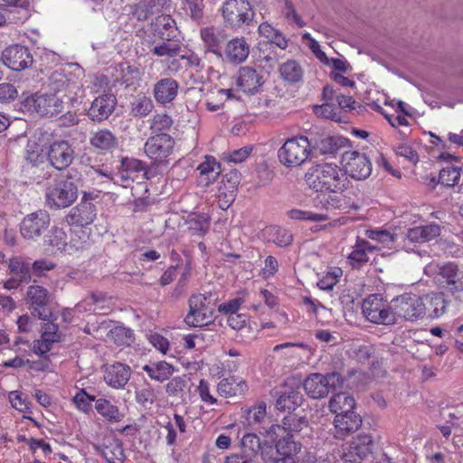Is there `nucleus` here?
<instances>
[{"mask_svg": "<svg viewBox=\"0 0 463 463\" xmlns=\"http://www.w3.org/2000/svg\"><path fill=\"white\" fill-rule=\"evenodd\" d=\"M96 453L100 454L108 463H124L123 444L118 439H108L103 444L92 445Z\"/></svg>", "mask_w": 463, "mask_h": 463, "instance_id": "26", "label": "nucleus"}, {"mask_svg": "<svg viewBox=\"0 0 463 463\" xmlns=\"http://www.w3.org/2000/svg\"><path fill=\"white\" fill-rule=\"evenodd\" d=\"M25 165L26 166H39L44 163V156L37 149L36 144H28L24 155Z\"/></svg>", "mask_w": 463, "mask_h": 463, "instance_id": "59", "label": "nucleus"}, {"mask_svg": "<svg viewBox=\"0 0 463 463\" xmlns=\"http://www.w3.org/2000/svg\"><path fill=\"white\" fill-rule=\"evenodd\" d=\"M344 377L338 372L326 374L313 373L308 374L303 382V388L308 397L321 399L328 395L330 392L342 388Z\"/></svg>", "mask_w": 463, "mask_h": 463, "instance_id": "6", "label": "nucleus"}, {"mask_svg": "<svg viewBox=\"0 0 463 463\" xmlns=\"http://www.w3.org/2000/svg\"><path fill=\"white\" fill-rule=\"evenodd\" d=\"M130 375L129 366L117 363L106 369L104 380L113 388H122L128 383Z\"/></svg>", "mask_w": 463, "mask_h": 463, "instance_id": "30", "label": "nucleus"}, {"mask_svg": "<svg viewBox=\"0 0 463 463\" xmlns=\"http://www.w3.org/2000/svg\"><path fill=\"white\" fill-rule=\"evenodd\" d=\"M8 269L12 274L20 279L24 284L32 281V263L22 256L13 257L9 260Z\"/></svg>", "mask_w": 463, "mask_h": 463, "instance_id": "38", "label": "nucleus"}, {"mask_svg": "<svg viewBox=\"0 0 463 463\" xmlns=\"http://www.w3.org/2000/svg\"><path fill=\"white\" fill-rule=\"evenodd\" d=\"M345 173L356 180L366 179L372 173V163L364 153L345 151L342 156Z\"/></svg>", "mask_w": 463, "mask_h": 463, "instance_id": "13", "label": "nucleus"}, {"mask_svg": "<svg viewBox=\"0 0 463 463\" xmlns=\"http://www.w3.org/2000/svg\"><path fill=\"white\" fill-rule=\"evenodd\" d=\"M282 423L283 425H271L266 431L267 434L278 438L284 433L298 432L303 429V426L307 425V421L304 418H297L296 416L285 417Z\"/></svg>", "mask_w": 463, "mask_h": 463, "instance_id": "33", "label": "nucleus"}, {"mask_svg": "<svg viewBox=\"0 0 463 463\" xmlns=\"http://www.w3.org/2000/svg\"><path fill=\"white\" fill-rule=\"evenodd\" d=\"M156 400V394L154 389L149 385L136 391V401L144 407L152 405Z\"/></svg>", "mask_w": 463, "mask_h": 463, "instance_id": "60", "label": "nucleus"}, {"mask_svg": "<svg viewBox=\"0 0 463 463\" xmlns=\"http://www.w3.org/2000/svg\"><path fill=\"white\" fill-rule=\"evenodd\" d=\"M24 107L43 117H52L62 111L63 99L52 93H35L25 99Z\"/></svg>", "mask_w": 463, "mask_h": 463, "instance_id": "12", "label": "nucleus"}, {"mask_svg": "<svg viewBox=\"0 0 463 463\" xmlns=\"http://www.w3.org/2000/svg\"><path fill=\"white\" fill-rule=\"evenodd\" d=\"M162 42L155 45L151 52L158 57L167 56L169 58L175 57L180 53L181 46L174 40H161Z\"/></svg>", "mask_w": 463, "mask_h": 463, "instance_id": "47", "label": "nucleus"}, {"mask_svg": "<svg viewBox=\"0 0 463 463\" xmlns=\"http://www.w3.org/2000/svg\"><path fill=\"white\" fill-rule=\"evenodd\" d=\"M306 184L316 192L341 193L347 185V178L337 165L319 164L312 166L305 175Z\"/></svg>", "mask_w": 463, "mask_h": 463, "instance_id": "1", "label": "nucleus"}, {"mask_svg": "<svg viewBox=\"0 0 463 463\" xmlns=\"http://www.w3.org/2000/svg\"><path fill=\"white\" fill-rule=\"evenodd\" d=\"M262 442L260 438L254 433H246L241 439V446L242 449V454L245 457L253 459L258 456V451Z\"/></svg>", "mask_w": 463, "mask_h": 463, "instance_id": "46", "label": "nucleus"}, {"mask_svg": "<svg viewBox=\"0 0 463 463\" xmlns=\"http://www.w3.org/2000/svg\"><path fill=\"white\" fill-rule=\"evenodd\" d=\"M174 146V138L168 134L161 133L146 140L145 152L155 163L161 164L172 154Z\"/></svg>", "mask_w": 463, "mask_h": 463, "instance_id": "14", "label": "nucleus"}, {"mask_svg": "<svg viewBox=\"0 0 463 463\" xmlns=\"http://www.w3.org/2000/svg\"><path fill=\"white\" fill-rule=\"evenodd\" d=\"M55 317H52L50 320H45L42 328L41 339L33 342V350L36 354H46L52 347L54 343H59L61 340L59 334V326L54 323Z\"/></svg>", "mask_w": 463, "mask_h": 463, "instance_id": "18", "label": "nucleus"}, {"mask_svg": "<svg viewBox=\"0 0 463 463\" xmlns=\"http://www.w3.org/2000/svg\"><path fill=\"white\" fill-rule=\"evenodd\" d=\"M44 245L62 250L67 245L65 232L58 227H52L43 238Z\"/></svg>", "mask_w": 463, "mask_h": 463, "instance_id": "49", "label": "nucleus"}, {"mask_svg": "<svg viewBox=\"0 0 463 463\" xmlns=\"http://www.w3.org/2000/svg\"><path fill=\"white\" fill-rule=\"evenodd\" d=\"M309 139L312 141L311 148L322 155H335L339 149L349 146V140L341 136L321 135Z\"/></svg>", "mask_w": 463, "mask_h": 463, "instance_id": "24", "label": "nucleus"}, {"mask_svg": "<svg viewBox=\"0 0 463 463\" xmlns=\"http://www.w3.org/2000/svg\"><path fill=\"white\" fill-rule=\"evenodd\" d=\"M272 397H277L276 408L280 411H291L299 407L304 397L299 387H285V391L281 392L277 389L270 391Z\"/></svg>", "mask_w": 463, "mask_h": 463, "instance_id": "23", "label": "nucleus"}, {"mask_svg": "<svg viewBox=\"0 0 463 463\" xmlns=\"http://www.w3.org/2000/svg\"><path fill=\"white\" fill-rule=\"evenodd\" d=\"M149 377L157 382L168 380L174 373V366L165 361L154 362L143 366Z\"/></svg>", "mask_w": 463, "mask_h": 463, "instance_id": "41", "label": "nucleus"}, {"mask_svg": "<svg viewBox=\"0 0 463 463\" xmlns=\"http://www.w3.org/2000/svg\"><path fill=\"white\" fill-rule=\"evenodd\" d=\"M142 75L143 72L138 66L120 64L118 81L126 87L134 86L141 80Z\"/></svg>", "mask_w": 463, "mask_h": 463, "instance_id": "44", "label": "nucleus"}, {"mask_svg": "<svg viewBox=\"0 0 463 463\" xmlns=\"http://www.w3.org/2000/svg\"><path fill=\"white\" fill-rule=\"evenodd\" d=\"M281 78L291 84L302 81L304 71L301 65L295 60H288L279 68Z\"/></svg>", "mask_w": 463, "mask_h": 463, "instance_id": "42", "label": "nucleus"}, {"mask_svg": "<svg viewBox=\"0 0 463 463\" xmlns=\"http://www.w3.org/2000/svg\"><path fill=\"white\" fill-rule=\"evenodd\" d=\"M392 300L387 302L380 294L367 297L362 304V311L366 319L374 324L384 326L394 325Z\"/></svg>", "mask_w": 463, "mask_h": 463, "instance_id": "10", "label": "nucleus"}, {"mask_svg": "<svg viewBox=\"0 0 463 463\" xmlns=\"http://www.w3.org/2000/svg\"><path fill=\"white\" fill-rule=\"evenodd\" d=\"M186 223L194 234L203 235L209 230L210 219L205 214L194 213L189 214Z\"/></svg>", "mask_w": 463, "mask_h": 463, "instance_id": "48", "label": "nucleus"}, {"mask_svg": "<svg viewBox=\"0 0 463 463\" xmlns=\"http://www.w3.org/2000/svg\"><path fill=\"white\" fill-rule=\"evenodd\" d=\"M269 437L275 444L278 455L281 458H292L300 449V445L293 439L290 433L281 434L278 438L275 436Z\"/></svg>", "mask_w": 463, "mask_h": 463, "instance_id": "36", "label": "nucleus"}, {"mask_svg": "<svg viewBox=\"0 0 463 463\" xmlns=\"http://www.w3.org/2000/svg\"><path fill=\"white\" fill-rule=\"evenodd\" d=\"M96 206L89 200H82L65 217L69 225L83 227L93 222L96 218Z\"/></svg>", "mask_w": 463, "mask_h": 463, "instance_id": "21", "label": "nucleus"}, {"mask_svg": "<svg viewBox=\"0 0 463 463\" xmlns=\"http://www.w3.org/2000/svg\"><path fill=\"white\" fill-rule=\"evenodd\" d=\"M3 62L13 71H23L33 63V55L25 46L14 44L2 52Z\"/></svg>", "mask_w": 463, "mask_h": 463, "instance_id": "17", "label": "nucleus"}, {"mask_svg": "<svg viewBox=\"0 0 463 463\" xmlns=\"http://www.w3.org/2000/svg\"><path fill=\"white\" fill-rule=\"evenodd\" d=\"M225 57L232 64L238 65L246 61L250 54V45L243 37L230 40L225 47Z\"/></svg>", "mask_w": 463, "mask_h": 463, "instance_id": "27", "label": "nucleus"}, {"mask_svg": "<svg viewBox=\"0 0 463 463\" xmlns=\"http://www.w3.org/2000/svg\"><path fill=\"white\" fill-rule=\"evenodd\" d=\"M272 443H273L272 441L271 442L263 441L260 448V451H258V455H260L261 459L266 463L267 462L275 463L276 460H279L280 458H278L279 455L277 453L276 447H275V445L273 446Z\"/></svg>", "mask_w": 463, "mask_h": 463, "instance_id": "62", "label": "nucleus"}, {"mask_svg": "<svg viewBox=\"0 0 463 463\" xmlns=\"http://www.w3.org/2000/svg\"><path fill=\"white\" fill-rule=\"evenodd\" d=\"M354 450H358L365 458L372 451L373 439L368 434H359L348 444Z\"/></svg>", "mask_w": 463, "mask_h": 463, "instance_id": "54", "label": "nucleus"}, {"mask_svg": "<svg viewBox=\"0 0 463 463\" xmlns=\"http://www.w3.org/2000/svg\"><path fill=\"white\" fill-rule=\"evenodd\" d=\"M95 409L97 411L112 422L120 420L121 415L117 406L111 404L108 400L99 399L96 401Z\"/></svg>", "mask_w": 463, "mask_h": 463, "instance_id": "50", "label": "nucleus"}, {"mask_svg": "<svg viewBox=\"0 0 463 463\" xmlns=\"http://www.w3.org/2000/svg\"><path fill=\"white\" fill-rule=\"evenodd\" d=\"M211 298L212 293L193 294L189 298V311L184 317L186 325L202 327L213 321V307L210 306Z\"/></svg>", "mask_w": 463, "mask_h": 463, "instance_id": "8", "label": "nucleus"}, {"mask_svg": "<svg viewBox=\"0 0 463 463\" xmlns=\"http://www.w3.org/2000/svg\"><path fill=\"white\" fill-rule=\"evenodd\" d=\"M342 274L343 271L340 268H332L321 279H319L317 287L322 290H332L334 286L338 282Z\"/></svg>", "mask_w": 463, "mask_h": 463, "instance_id": "56", "label": "nucleus"}, {"mask_svg": "<svg viewBox=\"0 0 463 463\" xmlns=\"http://www.w3.org/2000/svg\"><path fill=\"white\" fill-rule=\"evenodd\" d=\"M460 167L448 166L439 171L438 183L448 187L456 185L460 178Z\"/></svg>", "mask_w": 463, "mask_h": 463, "instance_id": "51", "label": "nucleus"}, {"mask_svg": "<svg viewBox=\"0 0 463 463\" xmlns=\"http://www.w3.org/2000/svg\"><path fill=\"white\" fill-rule=\"evenodd\" d=\"M155 34L160 40H174L177 36V27L175 21L166 14L156 17L153 24Z\"/></svg>", "mask_w": 463, "mask_h": 463, "instance_id": "34", "label": "nucleus"}, {"mask_svg": "<svg viewBox=\"0 0 463 463\" xmlns=\"http://www.w3.org/2000/svg\"><path fill=\"white\" fill-rule=\"evenodd\" d=\"M265 232L269 236V240L279 247L289 246L293 241L292 233L281 227L270 226L266 229Z\"/></svg>", "mask_w": 463, "mask_h": 463, "instance_id": "45", "label": "nucleus"}, {"mask_svg": "<svg viewBox=\"0 0 463 463\" xmlns=\"http://www.w3.org/2000/svg\"><path fill=\"white\" fill-rule=\"evenodd\" d=\"M366 236L368 239L376 241L385 247L392 248L397 235L391 233L386 230H367Z\"/></svg>", "mask_w": 463, "mask_h": 463, "instance_id": "57", "label": "nucleus"}, {"mask_svg": "<svg viewBox=\"0 0 463 463\" xmlns=\"http://www.w3.org/2000/svg\"><path fill=\"white\" fill-rule=\"evenodd\" d=\"M109 336L118 345H130L134 341L132 330L124 326H116L111 329Z\"/></svg>", "mask_w": 463, "mask_h": 463, "instance_id": "53", "label": "nucleus"}, {"mask_svg": "<svg viewBox=\"0 0 463 463\" xmlns=\"http://www.w3.org/2000/svg\"><path fill=\"white\" fill-rule=\"evenodd\" d=\"M392 307L395 324L399 318L411 322L417 321L423 318L427 313L423 298L411 293H405L392 298Z\"/></svg>", "mask_w": 463, "mask_h": 463, "instance_id": "7", "label": "nucleus"}, {"mask_svg": "<svg viewBox=\"0 0 463 463\" xmlns=\"http://www.w3.org/2000/svg\"><path fill=\"white\" fill-rule=\"evenodd\" d=\"M434 281L438 288L456 300L463 293V269L454 262L449 261L437 266Z\"/></svg>", "mask_w": 463, "mask_h": 463, "instance_id": "5", "label": "nucleus"}, {"mask_svg": "<svg viewBox=\"0 0 463 463\" xmlns=\"http://www.w3.org/2000/svg\"><path fill=\"white\" fill-rule=\"evenodd\" d=\"M227 27L241 30L253 24L255 12L248 0H225L221 8Z\"/></svg>", "mask_w": 463, "mask_h": 463, "instance_id": "3", "label": "nucleus"}, {"mask_svg": "<svg viewBox=\"0 0 463 463\" xmlns=\"http://www.w3.org/2000/svg\"><path fill=\"white\" fill-rule=\"evenodd\" d=\"M439 225L436 223H430L409 229L406 236L411 242L423 243L439 237Z\"/></svg>", "mask_w": 463, "mask_h": 463, "instance_id": "32", "label": "nucleus"}, {"mask_svg": "<svg viewBox=\"0 0 463 463\" xmlns=\"http://www.w3.org/2000/svg\"><path fill=\"white\" fill-rule=\"evenodd\" d=\"M263 83V76L259 73L255 68L245 66L239 70L237 85L241 87L244 92L255 94L260 91V88Z\"/></svg>", "mask_w": 463, "mask_h": 463, "instance_id": "25", "label": "nucleus"}, {"mask_svg": "<svg viewBox=\"0 0 463 463\" xmlns=\"http://www.w3.org/2000/svg\"><path fill=\"white\" fill-rule=\"evenodd\" d=\"M116 105L117 99L113 94L100 95L92 101L87 115L92 121H104L115 110Z\"/></svg>", "mask_w": 463, "mask_h": 463, "instance_id": "22", "label": "nucleus"}, {"mask_svg": "<svg viewBox=\"0 0 463 463\" xmlns=\"http://www.w3.org/2000/svg\"><path fill=\"white\" fill-rule=\"evenodd\" d=\"M90 144L98 150L109 151L118 146L117 137L109 129L91 133Z\"/></svg>", "mask_w": 463, "mask_h": 463, "instance_id": "37", "label": "nucleus"}, {"mask_svg": "<svg viewBox=\"0 0 463 463\" xmlns=\"http://www.w3.org/2000/svg\"><path fill=\"white\" fill-rule=\"evenodd\" d=\"M178 82L173 78L159 80L154 86V97L158 103L165 104L173 101L177 96Z\"/></svg>", "mask_w": 463, "mask_h": 463, "instance_id": "28", "label": "nucleus"}, {"mask_svg": "<svg viewBox=\"0 0 463 463\" xmlns=\"http://www.w3.org/2000/svg\"><path fill=\"white\" fill-rule=\"evenodd\" d=\"M312 141L299 136L288 138L278 150V158L286 167H297L303 165L310 156Z\"/></svg>", "mask_w": 463, "mask_h": 463, "instance_id": "4", "label": "nucleus"}, {"mask_svg": "<svg viewBox=\"0 0 463 463\" xmlns=\"http://www.w3.org/2000/svg\"><path fill=\"white\" fill-rule=\"evenodd\" d=\"M139 175L142 178L149 177V171H146V164L136 158L125 157L121 160V165L117 177L122 182L121 185L128 187V182L138 179Z\"/></svg>", "mask_w": 463, "mask_h": 463, "instance_id": "20", "label": "nucleus"}, {"mask_svg": "<svg viewBox=\"0 0 463 463\" xmlns=\"http://www.w3.org/2000/svg\"><path fill=\"white\" fill-rule=\"evenodd\" d=\"M45 156L53 168L63 171L72 164L75 158V149L68 140H54L46 147Z\"/></svg>", "mask_w": 463, "mask_h": 463, "instance_id": "11", "label": "nucleus"}, {"mask_svg": "<svg viewBox=\"0 0 463 463\" xmlns=\"http://www.w3.org/2000/svg\"><path fill=\"white\" fill-rule=\"evenodd\" d=\"M188 379L185 375L174 377L165 386V392L169 396L181 398L184 394Z\"/></svg>", "mask_w": 463, "mask_h": 463, "instance_id": "55", "label": "nucleus"}, {"mask_svg": "<svg viewBox=\"0 0 463 463\" xmlns=\"http://www.w3.org/2000/svg\"><path fill=\"white\" fill-rule=\"evenodd\" d=\"M362 423V417L354 411L335 415L334 419V437L337 439H345L358 430Z\"/></svg>", "mask_w": 463, "mask_h": 463, "instance_id": "19", "label": "nucleus"}, {"mask_svg": "<svg viewBox=\"0 0 463 463\" xmlns=\"http://www.w3.org/2000/svg\"><path fill=\"white\" fill-rule=\"evenodd\" d=\"M201 38L207 50L215 55L222 57L221 43L224 40L220 33H216L213 27H205L201 30Z\"/></svg>", "mask_w": 463, "mask_h": 463, "instance_id": "43", "label": "nucleus"}, {"mask_svg": "<svg viewBox=\"0 0 463 463\" xmlns=\"http://www.w3.org/2000/svg\"><path fill=\"white\" fill-rule=\"evenodd\" d=\"M51 218L47 212L37 211L23 219L20 232L26 240H36L48 230Z\"/></svg>", "mask_w": 463, "mask_h": 463, "instance_id": "15", "label": "nucleus"}, {"mask_svg": "<svg viewBox=\"0 0 463 463\" xmlns=\"http://www.w3.org/2000/svg\"><path fill=\"white\" fill-rule=\"evenodd\" d=\"M266 417V403L260 402L246 411V420L249 425L258 424Z\"/></svg>", "mask_w": 463, "mask_h": 463, "instance_id": "58", "label": "nucleus"}, {"mask_svg": "<svg viewBox=\"0 0 463 463\" xmlns=\"http://www.w3.org/2000/svg\"><path fill=\"white\" fill-rule=\"evenodd\" d=\"M48 88L52 94L58 96L59 93H63L62 99L66 97L72 99L81 89V84L71 78V73L68 75L64 71H55L49 77Z\"/></svg>", "mask_w": 463, "mask_h": 463, "instance_id": "16", "label": "nucleus"}, {"mask_svg": "<svg viewBox=\"0 0 463 463\" xmlns=\"http://www.w3.org/2000/svg\"><path fill=\"white\" fill-rule=\"evenodd\" d=\"M153 109L154 104L152 99L146 96L137 97L131 103V114L134 117H146Z\"/></svg>", "mask_w": 463, "mask_h": 463, "instance_id": "52", "label": "nucleus"}, {"mask_svg": "<svg viewBox=\"0 0 463 463\" xmlns=\"http://www.w3.org/2000/svg\"><path fill=\"white\" fill-rule=\"evenodd\" d=\"M227 323L231 328L237 331V337L242 342H248L254 338L253 328L250 324L247 314H233L228 317Z\"/></svg>", "mask_w": 463, "mask_h": 463, "instance_id": "31", "label": "nucleus"}, {"mask_svg": "<svg viewBox=\"0 0 463 463\" xmlns=\"http://www.w3.org/2000/svg\"><path fill=\"white\" fill-rule=\"evenodd\" d=\"M199 171L198 184L202 186H209L221 175V164L213 156H207L205 160L197 166Z\"/></svg>", "mask_w": 463, "mask_h": 463, "instance_id": "29", "label": "nucleus"}, {"mask_svg": "<svg viewBox=\"0 0 463 463\" xmlns=\"http://www.w3.org/2000/svg\"><path fill=\"white\" fill-rule=\"evenodd\" d=\"M446 294L442 290L438 293H433L423 298L427 307V312L431 318L441 317L447 310L449 300L446 298Z\"/></svg>", "mask_w": 463, "mask_h": 463, "instance_id": "35", "label": "nucleus"}, {"mask_svg": "<svg viewBox=\"0 0 463 463\" xmlns=\"http://www.w3.org/2000/svg\"><path fill=\"white\" fill-rule=\"evenodd\" d=\"M288 215L290 219L293 220H307L312 222H323L327 219L324 214L313 213L308 211H301L297 209L289 211Z\"/></svg>", "mask_w": 463, "mask_h": 463, "instance_id": "63", "label": "nucleus"}, {"mask_svg": "<svg viewBox=\"0 0 463 463\" xmlns=\"http://www.w3.org/2000/svg\"><path fill=\"white\" fill-rule=\"evenodd\" d=\"M329 411L335 415L354 411L355 401L347 392L335 393L328 402Z\"/></svg>", "mask_w": 463, "mask_h": 463, "instance_id": "40", "label": "nucleus"}, {"mask_svg": "<svg viewBox=\"0 0 463 463\" xmlns=\"http://www.w3.org/2000/svg\"><path fill=\"white\" fill-rule=\"evenodd\" d=\"M169 0H141L136 5L134 14L138 21H144L168 5Z\"/></svg>", "mask_w": 463, "mask_h": 463, "instance_id": "39", "label": "nucleus"}, {"mask_svg": "<svg viewBox=\"0 0 463 463\" xmlns=\"http://www.w3.org/2000/svg\"><path fill=\"white\" fill-rule=\"evenodd\" d=\"M9 401L12 406L22 412H31L27 398L24 397L23 393L18 391H14L9 393Z\"/></svg>", "mask_w": 463, "mask_h": 463, "instance_id": "64", "label": "nucleus"}, {"mask_svg": "<svg viewBox=\"0 0 463 463\" xmlns=\"http://www.w3.org/2000/svg\"><path fill=\"white\" fill-rule=\"evenodd\" d=\"M24 300L33 317L41 320H50L52 317V295L46 288L36 284L30 285Z\"/></svg>", "mask_w": 463, "mask_h": 463, "instance_id": "9", "label": "nucleus"}, {"mask_svg": "<svg viewBox=\"0 0 463 463\" xmlns=\"http://www.w3.org/2000/svg\"><path fill=\"white\" fill-rule=\"evenodd\" d=\"M56 267V264L49 260L41 259L32 263V275L34 277H45L46 273Z\"/></svg>", "mask_w": 463, "mask_h": 463, "instance_id": "61", "label": "nucleus"}, {"mask_svg": "<svg viewBox=\"0 0 463 463\" xmlns=\"http://www.w3.org/2000/svg\"><path fill=\"white\" fill-rule=\"evenodd\" d=\"M79 181L75 169L69 170L65 175H59L46 188V204L51 209L71 206L78 198Z\"/></svg>", "mask_w": 463, "mask_h": 463, "instance_id": "2", "label": "nucleus"}]
</instances>
